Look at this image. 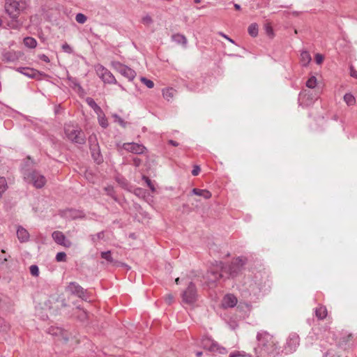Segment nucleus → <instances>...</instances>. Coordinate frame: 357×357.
I'll list each match as a JSON object with an SVG mask.
<instances>
[{
    "mask_svg": "<svg viewBox=\"0 0 357 357\" xmlns=\"http://www.w3.org/2000/svg\"><path fill=\"white\" fill-rule=\"evenodd\" d=\"M258 347L255 348L256 357H265L266 355L275 356L279 354V348L273 337L266 331L259 332L257 335Z\"/></svg>",
    "mask_w": 357,
    "mask_h": 357,
    "instance_id": "nucleus-1",
    "label": "nucleus"
},
{
    "mask_svg": "<svg viewBox=\"0 0 357 357\" xmlns=\"http://www.w3.org/2000/svg\"><path fill=\"white\" fill-rule=\"evenodd\" d=\"M26 7V2L24 0H6L5 10L11 19L8 23L10 29H20L22 26V22L18 20V17Z\"/></svg>",
    "mask_w": 357,
    "mask_h": 357,
    "instance_id": "nucleus-2",
    "label": "nucleus"
},
{
    "mask_svg": "<svg viewBox=\"0 0 357 357\" xmlns=\"http://www.w3.org/2000/svg\"><path fill=\"white\" fill-rule=\"evenodd\" d=\"M246 263V259L243 257L235 259L230 264H224L223 269L225 278H234L237 276L242 271L243 266Z\"/></svg>",
    "mask_w": 357,
    "mask_h": 357,
    "instance_id": "nucleus-3",
    "label": "nucleus"
},
{
    "mask_svg": "<svg viewBox=\"0 0 357 357\" xmlns=\"http://www.w3.org/2000/svg\"><path fill=\"white\" fill-rule=\"evenodd\" d=\"M224 270L223 263L222 262H217L215 266L211 267L205 276L208 285L211 287L219 279L225 278Z\"/></svg>",
    "mask_w": 357,
    "mask_h": 357,
    "instance_id": "nucleus-4",
    "label": "nucleus"
},
{
    "mask_svg": "<svg viewBox=\"0 0 357 357\" xmlns=\"http://www.w3.org/2000/svg\"><path fill=\"white\" fill-rule=\"evenodd\" d=\"M64 131L67 138L75 143H84V136L81 130L72 123H67L64 126Z\"/></svg>",
    "mask_w": 357,
    "mask_h": 357,
    "instance_id": "nucleus-5",
    "label": "nucleus"
},
{
    "mask_svg": "<svg viewBox=\"0 0 357 357\" xmlns=\"http://www.w3.org/2000/svg\"><path fill=\"white\" fill-rule=\"evenodd\" d=\"M181 298L183 303L188 305H193L197 301V289L193 282L189 283L186 289L182 292Z\"/></svg>",
    "mask_w": 357,
    "mask_h": 357,
    "instance_id": "nucleus-6",
    "label": "nucleus"
},
{
    "mask_svg": "<svg viewBox=\"0 0 357 357\" xmlns=\"http://www.w3.org/2000/svg\"><path fill=\"white\" fill-rule=\"evenodd\" d=\"M24 178L37 188H41L46 183L45 176L36 171L24 174Z\"/></svg>",
    "mask_w": 357,
    "mask_h": 357,
    "instance_id": "nucleus-7",
    "label": "nucleus"
},
{
    "mask_svg": "<svg viewBox=\"0 0 357 357\" xmlns=\"http://www.w3.org/2000/svg\"><path fill=\"white\" fill-rule=\"evenodd\" d=\"M96 70L98 77L107 84H116V80L112 73L102 65L96 66Z\"/></svg>",
    "mask_w": 357,
    "mask_h": 357,
    "instance_id": "nucleus-8",
    "label": "nucleus"
},
{
    "mask_svg": "<svg viewBox=\"0 0 357 357\" xmlns=\"http://www.w3.org/2000/svg\"><path fill=\"white\" fill-rule=\"evenodd\" d=\"M112 65L119 73H121L123 76L126 77L128 80L131 81L134 79V78L135 77V71L129 68L128 66H125L118 61L114 62Z\"/></svg>",
    "mask_w": 357,
    "mask_h": 357,
    "instance_id": "nucleus-9",
    "label": "nucleus"
},
{
    "mask_svg": "<svg viewBox=\"0 0 357 357\" xmlns=\"http://www.w3.org/2000/svg\"><path fill=\"white\" fill-rule=\"evenodd\" d=\"M66 290L67 292L75 295L84 300H86V291L77 282H70L66 287Z\"/></svg>",
    "mask_w": 357,
    "mask_h": 357,
    "instance_id": "nucleus-10",
    "label": "nucleus"
},
{
    "mask_svg": "<svg viewBox=\"0 0 357 357\" xmlns=\"http://www.w3.org/2000/svg\"><path fill=\"white\" fill-rule=\"evenodd\" d=\"M299 344V337L297 334L289 335L284 347L286 354H290L296 351Z\"/></svg>",
    "mask_w": 357,
    "mask_h": 357,
    "instance_id": "nucleus-11",
    "label": "nucleus"
},
{
    "mask_svg": "<svg viewBox=\"0 0 357 357\" xmlns=\"http://www.w3.org/2000/svg\"><path fill=\"white\" fill-rule=\"evenodd\" d=\"M122 149L135 154H142L146 150L143 144L134 142L123 143L122 144Z\"/></svg>",
    "mask_w": 357,
    "mask_h": 357,
    "instance_id": "nucleus-12",
    "label": "nucleus"
},
{
    "mask_svg": "<svg viewBox=\"0 0 357 357\" xmlns=\"http://www.w3.org/2000/svg\"><path fill=\"white\" fill-rule=\"evenodd\" d=\"M52 237L55 243L65 248H70L72 245V242L60 231H54L52 234Z\"/></svg>",
    "mask_w": 357,
    "mask_h": 357,
    "instance_id": "nucleus-13",
    "label": "nucleus"
},
{
    "mask_svg": "<svg viewBox=\"0 0 357 357\" xmlns=\"http://www.w3.org/2000/svg\"><path fill=\"white\" fill-rule=\"evenodd\" d=\"M49 333L52 335L58 337L59 340L63 343H66L68 340L67 332L61 328L52 327L50 328Z\"/></svg>",
    "mask_w": 357,
    "mask_h": 357,
    "instance_id": "nucleus-14",
    "label": "nucleus"
},
{
    "mask_svg": "<svg viewBox=\"0 0 357 357\" xmlns=\"http://www.w3.org/2000/svg\"><path fill=\"white\" fill-rule=\"evenodd\" d=\"M22 56L20 52H16L14 50L4 51L2 53V59L6 62H14L17 61Z\"/></svg>",
    "mask_w": 357,
    "mask_h": 357,
    "instance_id": "nucleus-15",
    "label": "nucleus"
},
{
    "mask_svg": "<svg viewBox=\"0 0 357 357\" xmlns=\"http://www.w3.org/2000/svg\"><path fill=\"white\" fill-rule=\"evenodd\" d=\"M16 70L29 78H36L41 75L39 71L31 68H17Z\"/></svg>",
    "mask_w": 357,
    "mask_h": 357,
    "instance_id": "nucleus-16",
    "label": "nucleus"
},
{
    "mask_svg": "<svg viewBox=\"0 0 357 357\" xmlns=\"http://www.w3.org/2000/svg\"><path fill=\"white\" fill-rule=\"evenodd\" d=\"M64 215L66 218L72 220L84 218L85 217V214L83 211L75 209H68L65 211Z\"/></svg>",
    "mask_w": 357,
    "mask_h": 357,
    "instance_id": "nucleus-17",
    "label": "nucleus"
},
{
    "mask_svg": "<svg viewBox=\"0 0 357 357\" xmlns=\"http://www.w3.org/2000/svg\"><path fill=\"white\" fill-rule=\"evenodd\" d=\"M237 303V298L233 294H227L224 296L222 305L225 308L233 307Z\"/></svg>",
    "mask_w": 357,
    "mask_h": 357,
    "instance_id": "nucleus-18",
    "label": "nucleus"
},
{
    "mask_svg": "<svg viewBox=\"0 0 357 357\" xmlns=\"http://www.w3.org/2000/svg\"><path fill=\"white\" fill-rule=\"evenodd\" d=\"M203 344L205 349H208L210 351H218L220 354H224L226 351L225 348L219 347V345L217 343L213 342L210 340H207L205 342H204Z\"/></svg>",
    "mask_w": 357,
    "mask_h": 357,
    "instance_id": "nucleus-19",
    "label": "nucleus"
},
{
    "mask_svg": "<svg viewBox=\"0 0 357 357\" xmlns=\"http://www.w3.org/2000/svg\"><path fill=\"white\" fill-rule=\"evenodd\" d=\"M91 152V155L98 164H100L102 162V156L100 153V150L98 144H94L92 149H90Z\"/></svg>",
    "mask_w": 357,
    "mask_h": 357,
    "instance_id": "nucleus-20",
    "label": "nucleus"
},
{
    "mask_svg": "<svg viewBox=\"0 0 357 357\" xmlns=\"http://www.w3.org/2000/svg\"><path fill=\"white\" fill-rule=\"evenodd\" d=\"M17 236L21 243H24L29 241L30 236L26 229L22 226H19L17 229Z\"/></svg>",
    "mask_w": 357,
    "mask_h": 357,
    "instance_id": "nucleus-21",
    "label": "nucleus"
},
{
    "mask_svg": "<svg viewBox=\"0 0 357 357\" xmlns=\"http://www.w3.org/2000/svg\"><path fill=\"white\" fill-rule=\"evenodd\" d=\"M191 194L203 197L206 199H210L212 196L211 192L205 189L193 188L191 191Z\"/></svg>",
    "mask_w": 357,
    "mask_h": 357,
    "instance_id": "nucleus-22",
    "label": "nucleus"
},
{
    "mask_svg": "<svg viewBox=\"0 0 357 357\" xmlns=\"http://www.w3.org/2000/svg\"><path fill=\"white\" fill-rule=\"evenodd\" d=\"M162 96L167 101H171L176 93V91L173 88H166L162 89Z\"/></svg>",
    "mask_w": 357,
    "mask_h": 357,
    "instance_id": "nucleus-23",
    "label": "nucleus"
},
{
    "mask_svg": "<svg viewBox=\"0 0 357 357\" xmlns=\"http://www.w3.org/2000/svg\"><path fill=\"white\" fill-rule=\"evenodd\" d=\"M86 102L90 106L96 114H101L102 109L98 106L92 98L87 97Z\"/></svg>",
    "mask_w": 357,
    "mask_h": 357,
    "instance_id": "nucleus-24",
    "label": "nucleus"
},
{
    "mask_svg": "<svg viewBox=\"0 0 357 357\" xmlns=\"http://www.w3.org/2000/svg\"><path fill=\"white\" fill-rule=\"evenodd\" d=\"M316 317L319 319H324L327 316V310L324 306H319L315 309Z\"/></svg>",
    "mask_w": 357,
    "mask_h": 357,
    "instance_id": "nucleus-25",
    "label": "nucleus"
},
{
    "mask_svg": "<svg viewBox=\"0 0 357 357\" xmlns=\"http://www.w3.org/2000/svg\"><path fill=\"white\" fill-rule=\"evenodd\" d=\"M311 56L310 53L307 51H303L301 53V62L303 66H307L311 61Z\"/></svg>",
    "mask_w": 357,
    "mask_h": 357,
    "instance_id": "nucleus-26",
    "label": "nucleus"
},
{
    "mask_svg": "<svg viewBox=\"0 0 357 357\" xmlns=\"http://www.w3.org/2000/svg\"><path fill=\"white\" fill-rule=\"evenodd\" d=\"M172 38L174 42H176L177 43H181L184 45H185L187 44V38L183 34H180V33L174 34L172 36Z\"/></svg>",
    "mask_w": 357,
    "mask_h": 357,
    "instance_id": "nucleus-27",
    "label": "nucleus"
},
{
    "mask_svg": "<svg viewBox=\"0 0 357 357\" xmlns=\"http://www.w3.org/2000/svg\"><path fill=\"white\" fill-rule=\"evenodd\" d=\"M24 44L29 48H35L37 45V41L32 37H26L24 38Z\"/></svg>",
    "mask_w": 357,
    "mask_h": 357,
    "instance_id": "nucleus-28",
    "label": "nucleus"
},
{
    "mask_svg": "<svg viewBox=\"0 0 357 357\" xmlns=\"http://www.w3.org/2000/svg\"><path fill=\"white\" fill-rule=\"evenodd\" d=\"M344 101L348 106L356 104V98L351 93H347L343 97Z\"/></svg>",
    "mask_w": 357,
    "mask_h": 357,
    "instance_id": "nucleus-29",
    "label": "nucleus"
},
{
    "mask_svg": "<svg viewBox=\"0 0 357 357\" xmlns=\"http://www.w3.org/2000/svg\"><path fill=\"white\" fill-rule=\"evenodd\" d=\"M248 33L252 37H256L258 34V26L256 23L251 24L248 27Z\"/></svg>",
    "mask_w": 357,
    "mask_h": 357,
    "instance_id": "nucleus-30",
    "label": "nucleus"
},
{
    "mask_svg": "<svg viewBox=\"0 0 357 357\" xmlns=\"http://www.w3.org/2000/svg\"><path fill=\"white\" fill-rule=\"evenodd\" d=\"M97 116L98 118V122H99L100 125L102 128H107L108 126L107 120L103 112L102 111L101 114H97Z\"/></svg>",
    "mask_w": 357,
    "mask_h": 357,
    "instance_id": "nucleus-31",
    "label": "nucleus"
},
{
    "mask_svg": "<svg viewBox=\"0 0 357 357\" xmlns=\"http://www.w3.org/2000/svg\"><path fill=\"white\" fill-rule=\"evenodd\" d=\"M317 84V80L316 77H310L306 82V86L310 89H314Z\"/></svg>",
    "mask_w": 357,
    "mask_h": 357,
    "instance_id": "nucleus-32",
    "label": "nucleus"
},
{
    "mask_svg": "<svg viewBox=\"0 0 357 357\" xmlns=\"http://www.w3.org/2000/svg\"><path fill=\"white\" fill-rule=\"evenodd\" d=\"M7 182L4 177H0V197L2 194L7 190Z\"/></svg>",
    "mask_w": 357,
    "mask_h": 357,
    "instance_id": "nucleus-33",
    "label": "nucleus"
},
{
    "mask_svg": "<svg viewBox=\"0 0 357 357\" xmlns=\"http://www.w3.org/2000/svg\"><path fill=\"white\" fill-rule=\"evenodd\" d=\"M142 23L146 26H149L153 23V19L152 17L149 15L146 14L144 16L142 17Z\"/></svg>",
    "mask_w": 357,
    "mask_h": 357,
    "instance_id": "nucleus-34",
    "label": "nucleus"
},
{
    "mask_svg": "<svg viewBox=\"0 0 357 357\" xmlns=\"http://www.w3.org/2000/svg\"><path fill=\"white\" fill-rule=\"evenodd\" d=\"M140 80L141 82L146 86L147 88L149 89H152L153 88L154 86V83L153 81H151V79H146V77H140Z\"/></svg>",
    "mask_w": 357,
    "mask_h": 357,
    "instance_id": "nucleus-35",
    "label": "nucleus"
},
{
    "mask_svg": "<svg viewBox=\"0 0 357 357\" xmlns=\"http://www.w3.org/2000/svg\"><path fill=\"white\" fill-rule=\"evenodd\" d=\"M101 257L104 259L107 260L108 262H113V258L111 255L110 251H106V252H101Z\"/></svg>",
    "mask_w": 357,
    "mask_h": 357,
    "instance_id": "nucleus-36",
    "label": "nucleus"
},
{
    "mask_svg": "<svg viewBox=\"0 0 357 357\" xmlns=\"http://www.w3.org/2000/svg\"><path fill=\"white\" fill-rule=\"evenodd\" d=\"M86 20V17L82 13H77L75 16V20L79 24H84Z\"/></svg>",
    "mask_w": 357,
    "mask_h": 357,
    "instance_id": "nucleus-37",
    "label": "nucleus"
},
{
    "mask_svg": "<svg viewBox=\"0 0 357 357\" xmlns=\"http://www.w3.org/2000/svg\"><path fill=\"white\" fill-rule=\"evenodd\" d=\"M29 270L31 275L34 277H38L39 275V268L37 265H31Z\"/></svg>",
    "mask_w": 357,
    "mask_h": 357,
    "instance_id": "nucleus-38",
    "label": "nucleus"
},
{
    "mask_svg": "<svg viewBox=\"0 0 357 357\" xmlns=\"http://www.w3.org/2000/svg\"><path fill=\"white\" fill-rule=\"evenodd\" d=\"M229 357H251L250 355L246 354L244 351H235L231 353Z\"/></svg>",
    "mask_w": 357,
    "mask_h": 357,
    "instance_id": "nucleus-39",
    "label": "nucleus"
},
{
    "mask_svg": "<svg viewBox=\"0 0 357 357\" xmlns=\"http://www.w3.org/2000/svg\"><path fill=\"white\" fill-rule=\"evenodd\" d=\"M57 261H65L66 259V254L63 252H58L56 255Z\"/></svg>",
    "mask_w": 357,
    "mask_h": 357,
    "instance_id": "nucleus-40",
    "label": "nucleus"
},
{
    "mask_svg": "<svg viewBox=\"0 0 357 357\" xmlns=\"http://www.w3.org/2000/svg\"><path fill=\"white\" fill-rule=\"evenodd\" d=\"M143 180L145 181V182L146 183L147 185L149 187L150 190L152 192H155V188L154 185L152 184L151 181L148 177L143 176Z\"/></svg>",
    "mask_w": 357,
    "mask_h": 357,
    "instance_id": "nucleus-41",
    "label": "nucleus"
},
{
    "mask_svg": "<svg viewBox=\"0 0 357 357\" xmlns=\"http://www.w3.org/2000/svg\"><path fill=\"white\" fill-rule=\"evenodd\" d=\"M91 240L93 243H95L96 241L101 239L104 237V233L103 232H99L95 235H92Z\"/></svg>",
    "mask_w": 357,
    "mask_h": 357,
    "instance_id": "nucleus-42",
    "label": "nucleus"
},
{
    "mask_svg": "<svg viewBox=\"0 0 357 357\" xmlns=\"http://www.w3.org/2000/svg\"><path fill=\"white\" fill-rule=\"evenodd\" d=\"M89 145H90V149H92V146H93L94 144H98L96 137L95 135L89 136Z\"/></svg>",
    "mask_w": 357,
    "mask_h": 357,
    "instance_id": "nucleus-43",
    "label": "nucleus"
},
{
    "mask_svg": "<svg viewBox=\"0 0 357 357\" xmlns=\"http://www.w3.org/2000/svg\"><path fill=\"white\" fill-rule=\"evenodd\" d=\"M61 47L63 52L66 53L71 54L73 52L72 47L68 43L63 44Z\"/></svg>",
    "mask_w": 357,
    "mask_h": 357,
    "instance_id": "nucleus-44",
    "label": "nucleus"
},
{
    "mask_svg": "<svg viewBox=\"0 0 357 357\" xmlns=\"http://www.w3.org/2000/svg\"><path fill=\"white\" fill-rule=\"evenodd\" d=\"M113 116L115 119L116 122L119 123L121 126L126 127V123L119 116H118L117 114H114Z\"/></svg>",
    "mask_w": 357,
    "mask_h": 357,
    "instance_id": "nucleus-45",
    "label": "nucleus"
},
{
    "mask_svg": "<svg viewBox=\"0 0 357 357\" xmlns=\"http://www.w3.org/2000/svg\"><path fill=\"white\" fill-rule=\"evenodd\" d=\"M315 61L317 64H321L324 61V56L321 54H316L314 56Z\"/></svg>",
    "mask_w": 357,
    "mask_h": 357,
    "instance_id": "nucleus-46",
    "label": "nucleus"
},
{
    "mask_svg": "<svg viewBox=\"0 0 357 357\" xmlns=\"http://www.w3.org/2000/svg\"><path fill=\"white\" fill-rule=\"evenodd\" d=\"M165 302L168 305H171L174 302V296L172 294H167L165 297Z\"/></svg>",
    "mask_w": 357,
    "mask_h": 357,
    "instance_id": "nucleus-47",
    "label": "nucleus"
},
{
    "mask_svg": "<svg viewBox=\"0 0 357 357\" xmlns=\"http://www.w3.org/2000/svg\"><path fill=\"white\" fill-rule=\"evenodd\" d=\"M38 56V58H39L40 60H42V61H45V62H46V63H50V59L48 58V56H46V55H45V54H39Z\"/></svg>",
    "mask_w": 357,
    "mask_h": 357,
    "instance_id": "nucleus-48",
    "label": "nucleus"
},
{
    "mask_svg": "<svg viewBox=\"0 0 357 357\" xmlns=\"http://www.w3.org/2000/svg\"><path fill=\"white\" fill-rule=\"evenodd\" d=\"M200 172V167L197 165H195L192 171V174L193 176H197Z\"/></svg>",
    "mask_w": 357,
    "mask_h": 357,
    "instance_id": "nucleus-49",
    "label": "nucleus"
},
{
    "mask_svg": "<svg viewBox=\"0 0 357 357\" xmlns=\"http://www.w3.org/2000/svg\"><path fill=\"white\" fill-rule=\"evenodd\" d=\"M265 29H266V33L268 35L272 36L273 34V31L271 26L266 25Z\"/></svg>",
    "mask_w": 357,
    "mask_h": 357,
    "instance_id": "nucleus-50",
    "label": "nucleus"
},
{
    "mask_svg": "<svg viewBox=\"0 0 357 357\" xmlns=\"http://www.w3.org/2000/svg\"><path fill=\"white\" fill-rule=\"evenodd\" d=\"M5 253V250L3 249L0 250V261H2V262H5L7 261V258L6 257H2L1 254Z\"/></svg>",
    "mask_w": 357,
    "mask_h": 357,
    "instance_id": "nucleus-51",
    "label": "nucleus"
},
{
    "mask_svg": "<svg viewBox=\"0 0 357 357\" xmlns=\"http://www.w3.org/2000/svg\"><path fill=\"white\" fill-rule=\"evenodd\" d=\"M117 181L123 187L126 185V181L123 178H117Z\"/></svg>",
    "mask_w": 357,
    "mask_h": 357,
    "instance_id": "nucleus-52",
    "label": "nucleus"
},
{
    "mask_svg": "<svg viewBox=\"0 0 357 357\" xmlns=\"http://www.w3.org/2000/svg\"><path fill=\"white\" fill-rule=\"evenodd\" d=\"M133 162H134V164H135V165L136 167H139V166L140 165V164H141V162H142V161H141V160H140V159H139V158H135V159L133 160Z\"/></svg>",
    "mask_w": 357,
    "mask_h": 357,
    "instance_id": "nucleus-53",
    "label": "nucleus"
},
{
    "mask_svg": "<svg viewBox=\"0 0 357 357\" xmlns=\"http://www.w3.org/2000/svg\"><path fill=\"white\" fill-rule=\"evenodd\" d=\"M221 35L225 38H226L227 40H228L229 42H231V43H234V40L232 39H231L230 38H229L227 36H226L225 34L224 33H221Z\"/></svg>",
    "mask_w": 357,
    "mask_h": 357,
    "instance_id": "nucleus-54",
    "label": "nucleus"
},
{
    "mask_svg": "<svg viewBox=\"0 0 357 357\" xmlns=\"http://www.w3.org/2000/svg\"><path fill=\"white\" fill-rule=\"evenodd\" d=\"M169 143L170 144H172V146H177L178 145V144L176 142L174 141V140H169Z\"/></svg>",
    "mask_w": 357,
    "mask_h": 357,
    "instance_id": "nucleus-55",
    "label": "nucleus"
},
{
    "mask_svg": "<svg viewBox=\"0 0 357 357\" xmlns=\"http://www.w3.org/2000/svg\"><path fill=\"white\" fill-rule=\"evenodd\" d=\"M351 76H352L354 77H357V72L355 71V70H353L351 69Z\"/></svg>",
    "mask_w": 357,
    "mask_h": 357,
    "instance_id": "nucleus-56",
    "label": "nucleus"
},
{
    "mask_svg": "<svg viewBox=\"0 0 357 357\" xmlns=\"http://www.w3.org/2000/svg\"><path fill=\"white\" fill-rule=\"evenodd\" d=\"M105 190L107 191V194L112 195V189L110 188H105Z\"/></svg>",
    "mask_w": 357,
    "mask_h": 357,
    "instance_id": "nucleus-57",
    "label": "nucleus"
},
{
    "mask_svg": "<svg viewBox=\"0 0 357 357\" xmlns=\"http://www.w3.org/2000/svg\"><path fill=\"white\" fill-rule=\"evenodd\" d=\"M142 192V190L141 188H137L135 190V194L137 195H139Z\"/></svg>",
    "mask_w": 357,
    "mask_h": 357,
    "instance_id": "nucleus-58",
    "label": "nucleus"
},
{
    "mask_svg": "<svg viewBox=\"0 0 357 357\" xmlns=\"http://www.w3.org/2000/svg\"><path fill=\"white\" fill-rule=\"evenodd\" d=\"M234 8H235L236 10H240V9H241V6H240L239 4L235 3V4H234Z\"/></svg>",
    "mask_w": 357,
    "mask_h": 357,
    "instance_id": "nucleus-59",
    "label": "nucleus"
},
{
    "mask_svg": "<svg viewBox=\"0 0 357 357\" xmlns=\"http://www.w3.org/2000/svg\"><path fill=\"white\" fill-rule=\"evenodd\" d=\"M305 96H306L305 94L301 93L300 95H299V99L301 100V99L304 98V97Z\"/></svg>",
    "mask_w": 357,
    "mask_h": 357,
    "instance_id": "nucleus-60",
    "label": "nucleus"
},
{
    "mask_svg": "<svg viewBox=\"0 0 357 357\" xmlns=\"http://www.w3.org/2000/svg\"><path fill=\"white\" fill-rule=\"evenodd\" d=\"M202 351H197V352L196 353V356H197V357H200V356H202Z\"/></svg>",
    "mask_w": 357,
    "mask_h": 357,
    "instance_id": "nucleus-61",
    "label": "nucleus"
},
{
    "mask_svg": "<svg viewBox=\"0 0 357 357\" xmlns=\"http://www.w3.org/2000/svg\"><path fill=\"white\" fill-rule=\"evenodd\" d=\"M175 282L176 284H178L180 283V278H177L176 280H175Z\"/></svg>",
    "mask_w": 357,
    "mask_h": 357,
    "instance_id": "nucleus-62",
    "label": "nucleus"
},
{
    "mask_svg": "<svg viewBox=\"0 0 357 357\" xmlns=\"http://www.w3.org/2000/svg\"><path fill=\"white\" fill-rule=\"evenodd\" d=\"M195 2L197 3H200V0H195Z\"/></svg>",
    "mask_w": 357,
    "mask_h": 357,
    "instance_id": "nucleus-63",
    "label": "nucleus"
}]
</instances>
